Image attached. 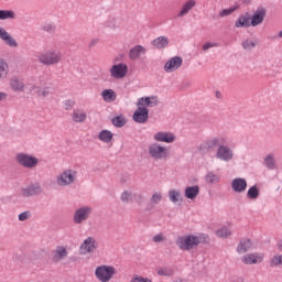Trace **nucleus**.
I'll use <instances>...</instances> for the list:
<instances>
[{"mask_svg": "<svg viewBox=\"0 0 282 282\" xmlns=\"http://www.w3.org/2000/svg\"><path fill=\"white\" fill-rule=\"evenodd\" d=\"M77 178H78V172H76V170L66 169V170H63L56 176V184L57 186H72V184L76 183Z\"/></svg>", "mask_w": 282, "mask_h": 282, "instance_id": "obj_5", "label": "nucleus"}, {"mask_svg": "<svg viewBox=\"0 0 282 282\" xmlns=\"http://www.w3.org/2000/svg\"><path fill=\"white\" fill-rule=\"evenodd\" d=\"M74 107V101H72V100H66L65 102H64V109L66 110V111H69V109H72Z\"/></svg>", "mask_w": 282, "mask_h": 282, "instance_id": "obj_49", "label": "nucleus"}, {"mask_svg": "<svg viewBox=\"0 0 282 282\" xmlns=\"http://www.w3.org/2000/svg\"><path fill=\"white\" fill-rule=\"evenodd\" d=\"M169 198L173 202V204H177L180 199H182V194L177 189H171L169 192Z\"/></svg>", "mask_w": 282, "mask_h": 282, "instance_id": "obj_34", "label": "nucleus"}, {"mask_svg": "<svg viewBox=\"0 0 282 282\" xmlns=\"http://www.w3.org/2000/svg\"><path fill=\"white\" fill-rule=\"evenodd\" d=\"M271 265L272 267L282 265V256L281 254L274 256L271 259Z\"/></svg>", "mask_w": 282, "mask_h": 282, "instance_id": "obj_43", "label": "nucleus"}, {"mask_svg": "<svg viewBox=\"0 0 282 282\" xmlns=\"http://www.w3.org/2000/svg\"><path fill=\"white\" fill-rule=\"evenodd\" d=\"M158 105V97H141L138 99L137 102V110L134 111L132 118L134 122L139 124H144L147 120H149V108L148 107H156Z\"/></svg>", "mask_w": 282, "mask_h": 282, "instance_id": "obj_1", "label": "nucleus"}, {"mask_svg": "<svg viewBox=\"0 0 282 282\" xmlns=\"http://www.w3.org/2000/svg\"><path fill=\"white\" fill-rule=\"evenodd\" d=\"M231 188L235 191V193H245V191L248 188V182H246L245 178H235L231 182Z\"/></svg>", "mask_w": 282, "mask_h": 282, "instance_id": "obj_19", "label": "nucleus"}, {"mask_svg": "<svg viewBox=\"0 0 282 282\" xmlns=\"http://www.w3.org/2000/svg\"><path fill=\"white\" fill-rule=\"evenodd\" d=\"M0 40L3 41L9 47H19V42H17V40L2 26H0Z\"/></svg>", "mask_w": 282, "mask_h": 282, "instance_id": "obj_15", "label": "nucleus"}, {"mask_svg": "<svg viewBox=\"0 0 282 282\" xmlns=\"http://www.w3.org/2000/svg\"><path fill=\"white\" fill-rule=\"evenodd\" d=\"M89 215H91V207L84 206L75 212L73 220L75 224H83V221L89 219Z\"/></svg>", "mask_w": 282, "mask_h": 282, "instance_id": "obj_9", "label": "nucleus"}, {"mask_svg": "<svg viewBox=\"0 0 282 282\" xmlns=\"http://www.w3.org/2000/svg\"><path fill=\"white\" fill-rule=\"evenodd\" d=\"M184 61L182 59V57L180 56L172 57L165 63L164 69L165 72L171 74V72H176V69H180Z\"/></svg>", "mask_w": 282, "mask_h": 282, "instance_id": "obj_13", "label": "nucleus"}, {"mask_svg": "<svg viewBox=\"0 0 282 282\" xmlns=\"http://www.w3.org/2000/svg\"><path fill=\"white\" fill-rule=\"evenodd\" d=\"M206 236L204 234L199 235H188V236H182L178 237L176 240V246L180 248V250L183 251H191L194 250V248H197L200 243H205Z\"/></svg>", "mask_w": 282, "mask_h": 282, "instance_id": "obj_2", "label": "nucleus"}, {"mask_svg": "<svg viewBox=\"0 0 282 282\" xmlns=\"http://www.w3.org/2000/svg\"><path fill=\"white\" fill-rule=\"evenodd\" d=\"M265 14L267 11L264 8H258L250 18L251 26L257 28V25H261L265 21Z\"/></svg>", "mask_w": 282, "mask_h": 282, "instance_id": "obj_11", "label": "nucleus"}, {"mask_svg": "<svg viewBox=\"0 0 282 282\" xmlns=\"http://www.w3.org/2000/svg\"><path fill=\"white\" fill-rule=\"evenodd\" d=\"M142 202H144V196H142V195H139V200H138V204H142Z\"/></svg>", "mask_w": 282, "mask_h": 282, "instance_id": "obj_53", "label": "nucleus"}, {"mask_svg": "<svg viewBox=\"0 0 282 282\" xmlns=\"http://www.w3.org/2000/svg\"><path fill=\"white\" fill-rule=\"evenodd\" d=\"M67 254H69L67 248L64 246H57L51 252V261H53V263H59V261H63V259H67Z\"/></svg>", "mask_w": 282, "mask_h": 282, "instance_id": "obj_10", "label": "nucleus"}, {"mask_svg": "<svg viewBox=\"0 0 282 282\" xmlns=\"http://www.w3.org/2000/svg\"><path fill=\"white\" fill-rule=\"evenodd\" d=\"M109 73L115 80H122V78H127V74H129V66L124 63L113 64L109 68Z\"/></svg>", "mask_w": 282, "mask_h": 282, "instance_id": "obj_7", "label": "nucleus"}, {"mask_svg": "<svg viewBox=\"0 0 282 282\" xmlns=\"http://www.w3.org/2000/svg\"><path fill=\"white\" fill-rule=\"evenodd\" d=\"M196 6H197V0L185 1L177 13L178 19H182V17H186V14H188L191 10H193Z\"/></svg>", "mask_w": 282, "mask_h": 282, "instance_id": "obj_18", "label": "nucleus"}, {"mask_svg": "<svg viewBox=\"0 0 282 282\" xmlns=\"http://www.w3.org/2000/svg\"><path fill=\"white\" fill-rule=\"evenodd\" d=\"M152 241H154V243H162V241H166V237H164L162 234H159L152 238Z\"/></svg>", "mask_w": 282, "mask_h": 282, "instance_id": "obj_45", "label": "nucleus"}, {"mask_svg": "<svg viewBox=\"0 0 282 282\" xmlns=\"http://www.w3.org/2000/svg\"><path fill=\"white\" fill-rule=\"evenodd\" d=\"M10 88L12 91H25V84L23 83V80L19 79V78H12L10 80Z\"/></svg>", "mask_w": 282, "mask_h": 282, "instance_id": "obj_25", "label": "nucleus"}, {"mask_svg": "<svg viewBox=\"0 0 282 282\" xmlns=\"http://www.w3.org/2000/svg\"><path fill=\"white\" fill-rule=\"evenodd\" d=\"M118 273V270L113 265L109 264H101L96 268L95 270V276L100 282H109L116 274Z\"/></svg>", "mask_w": 282, "mask_h": 282, "instance_id": "obj_4", "label": "nucleus"}, {"mask_svg": "<svg viewBox=\"0 0 282 282\" xmlns=\"http://www.w3.org/2000/svg\"><path fill=\"white\" fill-rule=\"evenodd\" d=\"M236 28H250L252 26V22L250 20V18H248V15H240L236 23H235Z\"/></svg>", "mask_w": 282, "mask_h": 282, "instance_id": "obj_29", "label": "nucleus"}, {"mask_svg": "<svg viewBox=\"0 0 282 282\" xmlns=\"http://www.w3.org/2000/svg\"><path fill=\"white\" fill-rule=\"evenodd\" d=\"M151 204H160L162 202V192H155L150 198Z\"/></svg>", "mask_w": 282, "mask_h": 282, "instance_id": "obj_41", "label": "nucleus"}, {"mask_svg": "<svg viewBox=\"0 0 282 282\" xmlns=\"http://www.w3.org/2000/svg\"><path fill=\"white\" fill-rule=\"evenodd\" d=\"M132 282H151V281L147 278H142L140 275H134L132 279Z\"/></svg>", "mask_w": 282, "mask_h": 282, "instance_id": "obj_48", "label": "nucleus"}, {"mask_svg": "<svg viewBox=\"0 0 282 282\" xmlns=\"http://www.w3.org/2000/svg\"><path fill=\"white\" fill-rule=\"evenodd\" d=\"M142 54H147V48L142 45H135L129 52V58L131 61H138Z\"/></svg>", "mask_w": 282, "mask_h": 282, "instance_id": "obj_21", "label": "nucleus"}, {"mask_svg": "<svg viewBox=\"0 0 282 282\" xmlns=\"http://www.w3.org/2000/svg\"><path fill=\"white\" fill-rule=\"evenodd\" d=\"M149 154L154 160H166L169 158V149L160 143H151Z\"/></svg>", "mask_w": 282, "mask_h": 282, "instance_id": "obj_6", "label": "nucleus"}, {"mask_svg": "<svg viewBox=\"0 0 282 282\" xmlns=\"http://www.w3.org/2000/svg\"><path fill=\"white\" fill-rule=\"evenodd\" d=\"M112 124L113 127H124L127 124V120H124V117L122 116H117L112 119Z\"/></svg>", "mask_w": 282, "mask_h": 282, "instance_id": "obj_38", "label": "nucleus"}, {"mask_svg": "<svg viewBox=\"0 0 282 282\" xmlns=\"http://www.w3.org/2000/svg\"><path fill=\"white\" fill-rule=\"evenodd\" d=\"M216 96H217V98H221V93L216 91Z\"/></svg>", "mask_w": 282, "mask_h": 282, "instance_id": "obj_54", "label": "nucleus"}, {"mask_svg": "<svg viewBox=\"0 0 282 282\" xmlns=\"http://www.w3.org/2000/svg\"><path fill=\"white\" fill-rule=\"evenodd\" d=\"M35 94H37L39 98H47L52 94V88L50 86L35 87Z\"/></svg>", "mask_w": 282, "mask_h": 282, "instance_id": "obj_31", "label": "nucleus"}, {"mask_svg": "<svg viewBox=\"0 0 282 282\" xmlns=\"http://www.w3.org/2000/svg\"><path fill=\"white\" fill-rule=\"evenodd\" d=\"M216 158H218V160H223V162H230L234 158V153L228 145H219Z\"/></svg>", "mask_w": 282, "mask_h": 282, "instance_id": "obj_14", "label": "nucleus"}, {"mask_svg": "<svg viewBox=\"0 0 282 282\" xmlns=\"http://www.w3.org/2000/svg\"><path fill=\"white\" fill-rule=\"evenodd\" d=\"M17 19V13L12 10H0V21Z\"/></svg>", "mask_w": 282, "mask_h": 282, "instance_id": "obj_33", "label": "nucleus"}, {"mask_svg": "<svg viewBox=\"0 0 282 282\" xmlns=\"http://www.w3.org/2000/svg\"><path fill=\"white\" fill-rule=\"evenodd\" d=\"M279 39H282V30L278 33Z\"/></svg>", "mask_w": 282, "mask_h": 282, "instance_id": "obj_55", "label": "nucleus"}, {"mask_svg": "<svg viewBox=\"0 0 282 282\" xmlns=\"http://www.w3.org/2000/svg\"><path fill=\"white\" fill-rule=\"evenodd\" d=\"M153 138L155 142H165L166 144L175 142V134L172 132H156Z\"/></svg>", "mask_w": 282, "mask_h": 282, "instance_id": "obj_17", "label": "nucleus"}, {"mask_svg": "<svg viewBox=\"0 0 282 282\" xmlns=\"http://www.w3.org/2000/svg\"><path fill=\"white\" fill-rule=\"evenodd\" d=\"M264 257L265 256L263 253H259V252L248 253L242 257L241 261L242 263H246V265H252V264L261 263Z\"/></svg>", "mask_w": 282, "mask_h": 282, "instance_id": "obj_12", "label": "nucleus"}, {"mask_svg": "<svg viewBox=\"0 0 282 282\" xmlns=\"http://www.w3.org/2000/svg\"><path fill=\"white\" fill-rule=\"evenodd\" d=\"M217 237L226 239L232 235V231L228 227H223L216 231Z\"/></svg>", "mask_w": 282, "mask_h": 282, "instance_id": "obj_36", "label": "nucleus"}, {"mask_svg": "<svg viewBox=\"0 0 282 282\" xmlns=\"http://www.w3.org/2000/svg\"><path fill=\"white\" fill-rule=\"evenodd\" d=\"M73 122H85L87 120V112L83 109H75L72 113Z\"/></svg>", "mask_w": 282, "mask_h": 282, "instance_id": "obj_24", "label": "nucleus"}, {"mask_svg": "<svg viewBox=\"0 0 282 282\" xmlns=\"http://www.w3.org/2000/svg\"><path fill=\"white\" fill-rule=\"evenodd\" d=\"M31 214L30 212H24L19 215V221H28L30 219Z\"/></svg>", "mask_w": 282, "mask_h": 282, "instance_id": "obj_47", "label": "nucleus"}, {"mask_svg": "<svg viewBox=\"0 0 282 282\" xmlns=\"http://www.w3.org/2000/svg\"><path fill=\"white\" fill-rule=\"evenodd\" d=\"M17 162L20 166H24V169H34L39 164V159L30 154L19 153L17 155Z\"/></svg>", "mask_w": 282, "mask_h": 282, "instance_id": "obj_8", "label": "nucleus"}, {"mask_svg": "<svg viewBox=\"0 0 282 282\" xmlns=\"http://www.w3.org/2000/svg\"><path fill=\"white\" fill-rule=\"evenodd\" d=\"M243 50H254L257 47V40L254 39H247L242 41Z\"/></svg>", "mask_w": 282, "mask_h": 282, "instance_id": "obj_37", "label": "nucleus"}, {"mask_svg": "<svg viewBox=\"0 0 282 282\" xmlns=\"http://www.w3.org/2000/svg\"><path fill=\"white\" fill-rule=\"evenodd\" d=\"M253 248L254 243L252 240L245 239L238 245L237 252H239V254H245V252H249V250H253Z\"/></svg>", "mask_w": 282, "mask_h": 282, "instance_id": "obj_22", "label": "nucleus"}, {"mask_svg": "<svg viewBox=\"0 0 282 282\" xmlns=\"http://www.w3.org/2000/svg\"><path fill=\"white\" fill-rule=\"evenodd\" d=\"M99 43V40L98 39H93L89 44H88V47L89 50H91V47H96V45H98Z\"/></svg>", "mask_w": 282, "mask_h": 282, "instance_id": "obj_50", "label": "nucleus"}, {"mask_svg": "<svg viewBox=\"0 0 282 282\" xmlns=\"http://www.w3.org/2000/svg\"><path fill=\"white\" fill-rule=\"evenodd\" d=\"M100 142H105V144H109L113 140V132L109 130H101L98 134Z\"/></svg>", "mask_w": 282, "mask_h": 282, "instance_id": "obj_28", "label": "nucleus"}, {"mask_svg": "<svg viewBox=\"0 0 282 282\" xmlns=\"http://www.w3.org/2000/svg\"><path fill=\"white\" fill-rule=\"evenodd\" d=\"M205 182L207 184H219V175L209 172L206 176H205Z\"/></svg>", "mask_w": 282, "mask_h": 282, "instance_id": "obj_35", "label": "nucleus"}, {"mask_svg": "<svg viewBox=\"0 0 282 282\" xmlns=\"http://www.w3.org/2000/svg\"><path fill=\"white\" fill-rule=\"evenodd\" d=\"M8 99V94L0 91V102Z\"/></svg>", "mask_w": 282, "mask_h": 282, "instance_id": "obj_52", "label": "nucleus"}, {"mask_svg": "<svg viewBox=\"0 0 282 282\" xmlns=\"http://www.w3.org/2000/svg\"><path fill=\"white\" fill-rule=\"evenodd\" d=\"M131 193L129 192H123L121 194V202H123V204H129V202H131Z\"/></svg>", "mask_w": 282, "mask_h": 282, "instance_id": "obj_44", "label": "nucleus"}, {"mask_svg": "<svg viewBox=\"0 0 282 282\" xmlns=\"http://www.w3.org/2000/svg\"><path fill=\"white\" fill-rule=\"evenodd\" d=\"M264 164L267 169H269L270 171H274V169H276V161L274 160V154H268L264 158Z\"/></svg>", "mask_w": 282, "mask_h": 282, "instance_id": "obj_32", "label": "nucleus"}, {"mask_svg": "<svg viewBox=\"0 0 282 282\" xmlns=\"http://www.w3.org/2000/svg\"><path fill=\"white\" fill-rule=\"evenodd\" d=\"M39 63L51 67L52 65H58L63 61V53L56 48H51L43 53H40L37 56Z\"/></svg>", "mask_w": 282, "mask_h": 282, "instance_id": "obj_3", "label": "nucleus"}, {"mask_svg": "<svg viewBox=\"0 0 282 282\" xmlns=\"http://www.w3.org/2000/svg\"><path fill=\"white\" fill-rule=\"evenodd\" d=\"M197 195H199V186L194 185V186H187L185 188V197L187 199H197Z\"/></svg>", "mask_w": 282, "mask_h": 282, "instance_id": "obj_26", "label": "nucleus"}, {"mask_svg": "<svg viewBox=\"0 0 282 282\" xmlns=\"http://www.w3.org/2000/svg\"><path fill=\"white\" fill-rule=\"evenodd\" d=\"M101 98L105 102H116L118 98V94L113 89H104L101 91Z\"/></svg>", "mask_w": 282, "mask_h": 282, "instance_id": "obj_23", "label": "nucleus"}, {"mask_svg": "<svg viewBox=\"0 0 282 282\" xmlns=\"http://www.w3.org/2000/svg\"><path fill=\"white\" fill-rule=\"evenodd\" d=\"M39 193H41V185L39 184L30 185L21 191L22 197H32L33 195H39Z\"/></svg>", "mask_w": 282, "mask_h": 282, "instance_id": "obj_20", "label": "nucleus"}, {"mask_svg": "<svg viewBox=\"0 0 282 282\" xmlns=\"http://www.w3.org/2000/svg\"><path fill=\"white\" fill-rule=\"evenodd\" d=\"M210 47H215V44H213V43H206V44L203 45L204 52H206L207 50H210Z\"/></svg>", "mask_w": 282, "mask_h": 282, "instance_id": "obj_51", "label": "nucleus"}, {"mask_svg": "<svg viewBox=\"0 0 282 282\" xmlns=\"http://www.w3.org/2000/svg\"><path fill=\"white\" fill-rule=\"evenodd\" d=\"M247 197H249V199H257V197H259V188H257V186L250 187L247 192Z\"/></svg>", "mask_w": 282, "mask_h": 282, "instance_id": "obj_39", "label": "nucleus"}, {"mask_svg": "<svg viewBox=\"0 0 282 282\" xmlns=\"http://www.w3.org/2000/svg\"><path fill=\"white\" fill-rule=\"evenodd\" d=\"M8 74H10V66L6 59L0 57V80H6Z\"/></svg>", "mask_w": 282, "mask_h": 282, "instance_id": "obj_27", "label": "nucleus"}, {"mask_svg": "<svg viewBox=\"0 0 282 282\" xmlns=\"http://www.w3.org/2000/svg\"><path fill=\"white\" fill-rule=\"evenodd\" d=\"M152 45L156 47V50H164V47L169 45V37L159 36L152 42Z\"/></svg>", "mask_w": 282, "mask_h": 282, "instance_id": "obj_30", "label": "nucleus"}, {"mask_svg": "<svg viewBox=\"0 0 282 282\" xmlns=\"http://www.w3.org/2000/svg\"><path fill=\"white\" fill-rule=\"evenodd\" d=\"M207 144L209 148L219 147V144H224V140L221 138H214V139H210L207 142Z\"/></svg>", "mask_w": 282, "mask_h": 282, "instance_id": "obj_42", "label": "nucleus"}, {"mask_svg": "<svg viewBox=\"0 0 282 282\" xmlns=\"http://www.w3.org/2000/svg\"><path fill=\"white\" fill-rule=\"evenodd\" d=\"M156 274L159 276H171V274H173V270L166 267L160 268L158 269Z\"/></svg>", "mask_w": 282, "mask_h": 282, "instance_id": "obj_40", "label": "nucleus"}, {"mask_svg": "<svg viewBox=\"0 0 282 282\" xmlns=\"http://www.w3.org/2000/svg\"><path fill=\"white\" fill-rule=\"evenodd\" d=\"M232 12H235V9L230 8V9H225L223 11L219 12V17L224 18V17H230V14H232Z\"/></svg>", "mask_w": 282, "mask_h": 282, "instance_id": "obj_46", "label": "nucleus"}, {"mask_svg": "<svg viewBox=\"0 0 282 282\" xmlns=\"http://www.w3.org/2000/svg\"><path fill=\"white\" fill-rule=\"evenodd\" d=\"M96 250V239L88 237L80 245L82 254H89Z\"/></svg>", "mask_w": 282, "mask_h": 282, "instance_id": "obj_16", "label": "nucleus"}]
</instances>
